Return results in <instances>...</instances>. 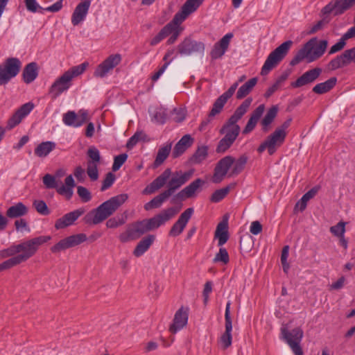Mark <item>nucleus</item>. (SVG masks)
<instances>
[{"label": "nucleus", "instance_id": "f257e3e1", "mask_svg": "<svg viewBox=\"0 0 355 355\" xmlns=\"http://www.w3.org/2000/svg\"><path fill=\"white\" fill-rule=\"evenodd\" d=\"M179 211L175 207H169L151 218L137 221L129 225L127 230L121 233L119 239L122 243L136 240L145 233L156 230L173 218Z\"/></svg>", "mask_w": 355, "mask_h": 355}, {"label": "nucleus", "instance_id": "f03ea898", "mask_svg": "<svg viewBox=\"0 0 355 355\" xmlns=\"http://www.w3.org/2000/svg\"><path fill=\"white\" fill-rule=\"evenodd\" d=\"M51 239L50 236H40L19 244L12 245L6 249L1 250L0 257L5 259L15 255L20 263L25 262L37 252L41 245Z\"/></svg>", "mask_w": 355, "mask_h": 355}, {"label": "nucleus", "instance_id": "7ed1b4c3", "mask_svg": "<svg viewBox=\"0 0 355 355\" xmlns=\"http://www.w3.org/2000/svg\"><path fill=\"white\" fill-rule=\"evenodd\" d=\"M128 198V195L121 193L103 202L85 216L86 223L97 225L112 216Z\"/></svg>", "mask_w": 355, "mask_h": 355}, {"label": "nucleus", "instance_id": "20e7f679", "mask_svg": "<svg viewBox=\"0 0 355 355\" xmlns=\"http://www.w3.org/2000/svg\"><path fill=\"white\" fill-rule=\"evenodd\" d=\"M327 46L328 42L326 40H319L317 37L311 38L298 51L291 61V64L295 65L304 60L309 63L317 60L324 53Z\"/></svg>", "mask_w": 355, "mask_h": 355}, {"label": "nucleus", "instance_id": "39448f33", "mask_svg": "<svg viewBox=\"0 0 355 355\" xmlns=\"http://www.w3.org/2000/svg\"><path fill=\"white\" fill-rule=\"evenodd\" d=\"M204 0H187L183 4L180 10L178 12L173 20L167 25H171V30H170L171 37L167 40L168 44H173L178 39L183 28L180 24L198 8L200 6Z\"/></svg>", "mask_w": 355, "mask_h": 355}, {"label": "nucleus", "instance_id": "423d86ee", "mask_svg": "<svg viewBox=\"0 0 355 355\" xmlns=\"http://www.w3.org/2000/svg\"><path fill=\"white\" fill-rule=\"evenodd\" d=\"M87 67L88 63L83 62L66 71L53 83L50 88V93L53 94L54 98H56L67 91L71 87L73 78L83 73Z\"/></svg>", "mask_w": 355, "mask_h": 355}, {"label": "nucleus", "instance_id": "0eeeda50", "mask_svg": "<svg viewBox=\"0 0 355 355\" xmlns=\"http://www.w3.org/2000/svg\"><path fill=\"white\" fill-rule=\"evenodd\" d=\"M291 122V119H288L284 121L279 127L277 128L275 130L268 135L263 142H262L257 151L259 153H263L267 150L270 155H272L284 142L287 135V129Z\"/></svg>", "mask_w": 355, "mask_h": 355}, {"label": "nucleus", "instance_id": "6e6552de", "mask_svg": "<svg viewBox=\"0 0 355 355\" xmlns=\"http://www.w3.org/2000/svg\"><path fill=\"white\" fill-rule=\"evenodd\" d=\"M42 182L46 189H55L57 192L64 196L67 200L71 199L73 196L76 183L71 175L65 178L64 184L61 186L58 185L55 176L51 174H46L42 178Z\"/></svg>", "mask_w": 355, "mask_h": 355}, {"label": "nucleus", "instance_id": "1a4fd4ad", "mask_svg": "<svg viewBox=\"0 0 355 355\" xmlns=\"http://www.w3.org/2000/svg\"><path fill=\"white\" fill-rule=\"evenodd\" d=\"M292 44L293 42L291 40L286 41L272 51L262 67L261 74L266 75L275 67L286 55Z\"/></svg>", "mask_w": 355, "mask_h": 355}, {"label": "nucleus", "instance_id": "9d476101", "mask_svg": "<svg viewBox=\"0 0 355 355\" xmlns=\"http://www.w3.org/2000/svg\"><path fill=\"white\" fill-rule=\"evenodd\" d=\"M304 332L300 327H296L288 331L286 326L281 327L280 338L284 340L292 349L295 355H303V351L300 346Z\"/></svg>", "mask_w": 355, "mask_h": 355}, {"label": "nucleus", "instance_id": "9b49d317", "mask_svg": "<svg viewBox=\"0 0 355 355\" xmlns=\"http://www.w3.org/2000/svg\"><path fill=\"white\" fill-rule=\"evenodd\" d=\"M21 62L17 58H9L0 64V85L8 84L20 71Z\"/></svg>", "mask_w": 355, "mask_h": 355}, {"label": "nucleus", "instance_id": "f8f14e48", "mask_svg": "<svg viewBox=\"0 0 355 355\" xmlns=\"http://www.w3.org/2000/svg\"><path fill=\"white\" fill-rule=\"evenodd\" d=\"M87 235L83 233L71 235L61 239L55 245H53L51 248V251L53 253H59L67 249L76 247L87 241Z\"/></svg>", "mask_w": 355, "mask_h": 355}, {"label": "nucleus", "instance_id": "ddd939ff", "mask_svg": "<svg viewBox=\"0 0 355 355\" xmlns=\"http://www.w3.org/2000/svg\"><path fill=\"white\" fill-rule=\"evenodd\" d=\"M205 44L200 41L193 40L189 37L185 38L178 46V52L181 55H191L193 53L203 54L205 52Z\"/></svg>", "mask_w": 355, "mask_h": 355}, {"label": "nucleus", "instance_id": "4468645a", "mask_svg": "<svg viewBox=\"0 0 355 355\" xmlns=\"http://www.w3.org/2000/svg\"><path fill=\"white\" fill-rule=\"evenodd\" d=\"M193 170H189L186 172L182 171L171 173V178L168 183V189L166 191L171 196L177 189L184 185L192 177Z\"/></svg>", "mask_w": 355, "mask_h": 355}, {"label": "nucleus", "instance_id": "2eb2a0df", "mask_svg": "<svg viewBox=\"0 0 355 355\" xmlns=\"http://www.w3.org/2000/svg\"><path fill=\"white\" fill-rule=\"evenodd\" d=\"M121 60V55L119 53L110 55L98 65L94 72V76L97 78L105 77L115 67L120 64Z\"/></svg>", "mask_w": 355, "mask_h": 355}, {"label": "nucleus", "instance_id": "dca6fc26", "mask_svg": "<svg viewBox=\"0 0 355 355\" xmlns=\"http://www.w3.org/2000/svg\"><path fill=\"white\" fill-rule=\"evenodd\" d=\"M354 4L355 0H333L322 8V12L323 15L333 13L334 15H340Z\"/></svg>", "mask_w": 355, "mask_h": 355}, {"label": "nucleus", "instance_id": "f3484780", "mask_svg": "<svg viewBox=\"0 0 355 355\" xmlns=\"http://www.w3.org/2000/svg\"><path fill=\"white\" fill-rule=\"evenodd\" d=\"M230 306L231 302H228L226 304L225 320V331L220 336L218 344L223 349H226L232 345V322L230 316Z\"/></svg>", "mask_w": 355, "mask_h": 355}, {"label": "nucleus", "instance_id": "a211bd4d", "mask_svg": "<svg viewBox=\"0 0 355 355\" xmlns=\"http://www.w3.org/2000/svg\"><path fill=\"white\" fill-rule=\"evenodd\" d=\"M89 119V114L86 110H80L78 113L74 111H68L63 115V123L75 128L81 126Z\"/></svg>", "mask_w": 355, "mask_h": 355}, {"label": "nucleus", "instance_id": "6ab92c4d", "mask_svg": "<svg viewBox=\"0 0 355 355\" xmlns=\"http://www.w3.org/2000/svg\"><path fill=\"white\" fill-rule=\"evenodd\" d=\"M234 162V158L232 156H225L222 158L216 164L214 168V173L212 177V182L215 184L221 182L227 174L230 167Z\"/></svg>", "mask_w": 355, "mask_h": 355}, {"label": "nucleus", "instance_id": "aec40b11", "mask_svg": "<svg viewBox=\"0 0 355 355\" xmlns=\"http://www.w3.org/2000/svg\"><path fill=\"white\" fill-rule=\"evenodd\" d=\"M351 62L355 63V47L345 50L342 54L331 60L328 64V67L331 70H336L347 66Z\"/></svg>", "mask_w": 355, "mask_h": 355}, {"label": "nucleus", "instance_id": "412c9836", "mask_svg": "<svg viewBox=\"0 0 355 355\" xmlns=\"http://www.w3.org/2000/svg\"><path fill=\"white\" fill-rule=\"evenodd\" d=\"M237 87L238 83H234L227 92H224L215 101L209 114V118H214L216 115L221 112L224 105L227 102L228 99L232 96Z\"/></svg>", "mask_w": 355, "mask_h": 355}, {"label": "nucleus", "instance_id": "4be33fe9", "mask_svg": "<svg viewBox=\"0 0 355 355\" xmlns=\"http://www.w3.org/2000/svg\"><path fill=\"white\" fill-rule=\"evenodd\" d=\"M193 213V208H188L183 211L179 216L178 220L171 227L168 233L169 236L176 237L181 234L191 219Z\"/></svg>", "mask_w": 355, "mask_h": 355}, {"label": "nucleus", "instance_id": "5701e85b", "mask_svg": "<svg viewBox=\"0 0 355 355\" xmlns=\"http://www.w3.org/2000/svg\"><path fill=\"white\" fill-rule=\"evenodd\" d=\"M322 71V69L319 67L310 69L304 73L295 82H293L291 85L294 88H298L311 84L318 79Z\"/></svg>", "mask_w": 355, "mask_h": 355}, {"label": "nucleus", "instance_id": "b1692460", "mask_svg": "<svg viewBox=\"0 0 355 355\" xmlns=\"http://www.w3.org/2000/svg\"><path fill=\"white\" fill-rule=\"evenodd\" d=\"M232 37V33H227L224 35L218 42L214 44L211 51H210V56L212 60H216L223 56L228 49L231 39Z\"/></svg>", "mask_w": 355, "mask_h": 355}, {"label": "nucleus", "instance_id": "393cba45", "mask_svg": "<svg viewBox=\"0 0 355 355\" xmlns=\"http://www.w3.org/2000/svg\"><path fill=\"white\" fill-rule=\"evenodd\" d=\"M81 1L75 8L71 16V23L73 26H77L85 20L90 7V0Z\"/></svg>", "mask_w": 355, "mask_h": 355}, {"label": "nucleus", "instance_id": "a878e982", "mask_svg": "<svg viewBox=\"0 0 355 355\" xmlns=\"http://www.w3.org/2000/svg\"><path fill=\"white\" fill-rule=\"evenodd\" d=\"M171 175V168H166L164 171L148 185L142 191L143 194H150L163 187Z\"/></svg>", "mask_w": 355, "mask_h": 355}, {"label": "nucleus", "instance_id": "bb28decb", "mask_svg": "<svg viewBox=\"0 0 355 355\" xmlns=\"http://www.w3.org/2000/svg\"><path fill=\"white\" fill-rule=\"evenodd\" d=\"M188 308L181 307L179 309L174 315L173 322L170 326L169 330L171 333L175 334L184 326L188 322Z\"/></svg>", "mask_w": 355, "mask_h": 355}, {"label": "nucleus", "instance_id": "cd10ccee", "mask_svg": "<svg viewBox=\"0 0 355 355\" xmlns=\"http://www.w3.org/2000/svg\"><path fill=\"white\" fill-rule=\"evenodd\" d=\"M84 213L82 209H76L66 214L62 217L58 218L55 223L56 230L64 229L72 225L74 222Z\"/></svg>", "mask_w": 355, "mask_h": 355}, {"label": "nucleus", "instance_id": "c85d7f7f", "mask_svg": "<svg viewBox=\"0 0 355 355\" xmlns=\"http://www.w3.org/2000/svg\"><path fill=\"white\" fill-rule=\"evenodd\" d=\"M240 132V127L236 123L227 122L222 127L220 130V134H225L224 138L234 142Z\"/></svg>", "mask_w": 355, "mask_h": 355}, {"label": "nucleus", "instance_id": "c756f323", "mask_svg": "<svg viewBox=\"0 0 355 355\" xmlns=\"http://www.w3.org/2000/svg\"><path fill=\"white\" fill-rule=\"evenodd\" d=\"M193 139L190 135H184L180 140L175 144L173 150V157H178L182 155L187 148H189L193 144Z\"/></svg>", "mask_w": 355, "mask_h": 355}, {"label": "nucleus", "instance_id": "7c9ffc66", "mask_svg": "<svg viewBox=\"0 0 355 355\" xmlns=\"http://www.w3.org/2000/svg\"><path fill=\"white\" fill-rule=\"evenodd\" d=\"M155 240V235L149 234L143 238L137 245L133 250V254L136 257L143 255L150 247Z\"/></svg>", "mask_w": 355, "mask_h": 355}, {"label": "nucleus", "instance_id": "2f4dec72", "mask_svg": "<svg viewBox=\"0 0 355 355\" xmlns=\"http://www.w3.org/2000/svg\"><path fill=\"white\" fill-rule=\"evenodd\" d=\"M205 182L198 178L184 187L179 193L180 198H188L194 196L195 193L203 185Z\"/></svg>", "mask_w": 355, "mask_h": 355}, {"label": "nucleus", "instance_id": "473e14b6", "mask_svg": "<svg viewBox=\"0 0 355 355\" xmlns=\"http://www.w3.org/2000/svg\"><path fill=\"white\" fill-rule=\"evenodd\" d=\"M28 207L22 202H18L10 207L6 211V216L10 218H19L28 213Z\"/></svg>", "mask_w": 355, "mask_h": 355}, {"label": "nucleus", "instance_id": "72a5a7b5", "mask_svg": "<svg viewBox=\"0 0 355 355\" xmlns=\"http://www.w3.org/2000/svg\"><path fill=\"white\" fill-rule=\"evenodd\" d=\"M252 99L251 98H246L235 110L234 113L228 119L231 123H236L241 117L247 112L249 107L252 103Z\"/></svg>", "mask_w": 355, "mask_h": 355}, {"label": "nucleus", "instance_id": "f704fd0d", "mask_svg": "<svg viewBox=\"0 0 355 355\" xmlns=\"http://www.w3.org/2000/svg\"><path fill=\"white\" fill-rule=\"evenodd\" d=\"M215 237L218 239V245L223 246L228 240L227 223L226 222L220 223L215 232Z\"/></svg>", "mask_w": 355, "mask_h": 355}, {"label": "nucleus", "instance_id": "c9c22d12", "mask_svg": "<svg viewBox=\"0 0 355 355\" xmlns=\"http://www.w3.org/2000/svg\"><path fill=\"white\" fill-rule=\"evenodd\" d=\"M171 147L172 144L168 143L159 148L153 164L155 168L158 167L164 163L170 154Z\"/></svg>", "mask_w": 355, "mask_h": 355}, {"label": "nucleus", "instance_id": "e433bc0d", "mask_svg": "<svg viewBox=\"0 0 355 355\" xmlns=\"http://www.w3.org/2000/svg\"><path fill=\"white\" fill-rule=\"evenodd\" d=\"M23 79L26 83H32L37 76V64L31 62L28 64L23 71Z\"/></svg>", "mask_w": 355, "mask_h": 355}, {"label": "nucleus", "instance_id": "4c0bfd02", "mask_svg": "<svg viewBox=\"0 0 355 355\" xmlns=\"http://www.w3.org/2000/svg\"><path fill=\"white\" fill-rule=\"evenodd\" d=\"M337 79L331 78L324 83H318L313 88V92L318 94H322L330 91L336 84Z\"/></svg>", "mask_w": 355, "mask_h": 355}, {"label": "nucleus", "instance_id": "58836bf2", "mask_svg": "<svg viewBox=\"0 0 355 355\" xmlns=\"http://www.w3.org/2000/svg\"><path fill=\"white\" fill-rule=\"evenodd\" d=\"M170 197L168 193L164 191L159 195L155 197L153 199H152L148 202L146 203L144 205V209L146 211L151 210L153 209L159 208L162 206L163 202L166 200Z\"/></svg>", "mask_w": 355, "mask_h": 355}, {"label": "nucleus", "instance_id": "ea45409f", "mask_svg": "<svg viewBox=\"0 0 355 355\" xmlns=\"http://www.w3.org/2000/svg\"><path fill=\"white\" fill-rule=\"evenodd\" d=\"M257 78H252L241 86L236 92V98L242 99L248 95L257 85Z\"/></svg>", "mask_w": 355, "mask_h": 355}, {"label": "nucleus", "instance_id": "a19ab883", "mask_svg": "<svg viewBox=\"0 0 355 355\" xmlns=\"http://www.w3.org/2000/svg\"><path fill=\"white\" fill-rule=\"evenodd\" d=\"M318 191V189L317 187H313L305 194H304L301 199L296 203L295 206V210L303 211L306 207L308 201L316 195Z\"/></svg>", "mask_w": 355, "mask_h": 355}, {"label": "nucleus", "instance_id": "79ce46f5", "mask_svg": "<svg viewBox=\"0 0 355 355\" xmlns=\"http://www.w3.org/2000/svg\"><path fill=\"white\" fill-rule=\"evenodd\" d=\"M55 148L52 141H44L40 144L35 149V154L39 157H46Z\"/></svg>", "mask_w": 355, "mask_h": 355}, {"label": "nucleus", "instance_id": "37998d69", "mask_svg": "<svg viewBox=\"0 0 355 355\" xmlns=\"http://www.w3.org/2000/svg\"><path fill=\"white\" fill-rule=\"evenodd\" d=\"M278 112V107L277 105H274L270 107L267 112L266 114L262 119L261 123L262 125V130L263 132H266L269 130L270 125L274 121L276 117Z\"/></svg>", "mask_w": 355, "mask_h": 355}, {"label": "nucleus", "instance_id": "c03bdc74", "mask_svg": "<svg viewBox=\"0 0 355 355\" xmlns=\"http://www.w3.org/2000/svg\"><path fill=\"white\" fill-rule=\"evenodd\" d=\"M248 160V157L246 155H242L236 160L234 159L232 164L233 167L229 176H234L239 174L244 169Z\"/></svg>", "mask_w": 355, "mask_h": 355}, {"label": "nucleus", "instance_id": "a18cd8bd", "mask_svg": "<svg viewBox=\"0 0 355 355\" xmlns=\"http://www.w3.org/2000/svg\"><path fill=\"white\" fill-rule=\"evenodd\" d=\"M235 183H232L224 188L215 191L211 196V201L213 202H220L228 194L231 189L235 187Z\"/></svg>", "mask_w": 355, "mask_h": 355}, {"label": "nucleus", "instance_id": "49530a36", "mask_svg": "<svg viewBox=\"0 0 355 355\" xmlns=\"http://www.w3.org/2000/svg\"><path fill=\"white\" fill-rule=\"evenodd\" d=\"M151 120L159 124L165 123L167 118V113L166 109L163 107H156L150 113Z\"/></svg>", "mask_w": 355, "mask_h": 355}, {"label": "nucleus", "instance_id": "de8ad7c7", "mask_svg": "<svg viewBox=\"0 0 355 355\" xmlns=\"http://www.w3.org/2000/svg\"><path fill=\"white\" fill-rule=\"evenodd\" d=\"M208 155V148L205 146L199 147L191 158L192 164H198L202 162Z\"/></svg>", "mask_w": 355, "mask_h": 355}, {"label": "nucleus", "instance_id": "09e8293b", "mask_svg": "<svg viewBox=\"0 0 355 355\" xmlns=\"http://www.w3.org/2000/svg\"><path fill=\"white\" fill-rule=\"evenodd\" d=\"M170 30H171V25H166L159 33L155 35L150 41L151 46H155L160 42L164 38L170 35Z\"/></svg>", "mask_w": 355, "mask_h": 355}, {"label": "nucleus", "instance_id": "8fccbe9b", "mask_svg": "<svg viewBox=\"0 0 355 355\" xmlns=\"http://www.w3.org/2000/svg\"><path fill=\"white\" fill-rule=\"evenodd\" d=\"M214 263H221L226 265L230 261V257L227 250L224 248H220L218 252H217L213 259Z\"/></svg>", "mask_w": 355, "mask_h": 355}, {"label": "nucleus", "instance_id": "3c124183", "mask_svg": "<svg viewBox=\"0 0 355 355\" xmlns=\"http://www.w3.org/2000/svg\"><path fill=\"white\" fill-rule=\"evenodd\" d=\"M98 164L93 163V162H87V173L89 178L93 181L98 178Z\"/></svg>", "mask_w": 355, "mask_h": 355}, {"label": "nucleus", "instance_id": "603ef678", "mask_svg": "<svg viewBox=\"0 0 355 355\" xmlns=\"http://www.w3.org/2000/svg\"><path fill=\"white\" fill-rule=\"evenodd\" d=\"M33 205L36 211L42 215L46 216L50 213L49 209L44 200H34Z\"/></svg>", "mask_w": 355, "mask_h": 355}, {"label": "nucleus", "instance_id": "864d4df0", "mask_svg": "<svg viewBox=\"0 0 355 355\" xmlns=\"http://www.w3.org/2000/svg\"><path fill=\"white\" fill-rule=\"evenodd\" d=\"M345 225L346 223L345 222H339L336 225L330 227L331 233L338 238L344 236L345 232Z\"/></svg>", "mask_w": 355, "mask_h": 355}, {"label": "nucleus", "instance_id": "5fc2aeb1", "mask_svg": "<svg viewBox=\"0 0 355 355\" xmlns=\"http://www.w3.org/2000/svg\"><path fill=\"white\" fill-rule=\"evenodd\" d=\"M87 155L89 158L87 162H93V163L99 164L101 160L100 152L96 147H89L87 150Z\"/></svg>", "mask_w": 355, "mask_h": 355}, {"label": "nucleus", "instance_id": "6e6d98bb", "mask_svg": "<svg viewBox=\"0 0 355 355\" xmlns=\"http://www.w3.org/2000/svg\"><path fill=\"white\" fill-rule=\"evenodd\" d=\"M23 119V117L18 113L17 111L13 114V115L8 119L6 125V129L7 130H11L14 127H15L17 125H18L21 120Z\"/></svg>", "mask_w": 355, "mask_h": 355}, {"label": "nucleus", "instance_id": "4d7b16f0", "mask_svg": "<svg viewBox=\"0 0 355 355\" xmlns=\"http://www.w3.org/2000/svg\"><path fill=\"white\" fill-rule=\"evenodd\" d=\"M26 9L31 12H42L44 8L41 7L36 0H24Z\"/></svg>", "mask_w": 355, "mask_h": 355}, {"label": "nucleus", "instance_id": "13d9d810", "mask_svg": "<svg viewBox=\"0 0 355 355\" xmlns=\"http://www.w3.org/2000/svg\"><path fill=\"white\" fill-rule=\"evenodd\" d=\"M10 257L11 258L3 261L0 264V272L20 264V262L18 261V259L15 255Z\"/></svg>", "mask_w": 355, "mask_h": 355}, {"label": "nucleus", "instance_id": "bf43d9fd", "mask_svg": "<svg viewBox=\"0 0 355 355\" xmlns=\"http://www.w3.org/2000/svg\"><path fill=\"white\" fill-rule=\"evenodd\" d=\"M126 221V216L125 217H114L109 219L106 223V226L108 228H115L120 225H123Z\"/></svg>", "mask_w": 355, "mask_h": 355}, {"label": "nucleus", "instance_id": "052dcab7", "mask_svg": "<svg viewBox=\"0 0 355 355\" xmlns=\"http://www.w3.org/2000/svg\"><path fill=\"white\" fill-rule=\"evenodd\" d=\"M288 252H289V246L285 245L282 251L281 254V261L283 267V270L285 272H288L289 269V264L287 262V259L288 257Z\"/></svg>", "mask_w": 355, "mask_h": 355}, {"label": "nucleus", "instance_id": "680f3d73", "mask_svg": "<svg viewBox=\"0 0 355 355\" xmlns=\"http://www.w3.org/2000/svg\"><path fill=\"white\" fill-rule=\"evenodd\" d=\"M128 158V155L125 153L120 154L114 157V163L112 165V170L114 171H118L121 166L125 163Z\"/></svg>", "mask_w": 355, "mask_h": 355}, {"label": "nucleus", "instance_id": "e2e57ef3", "mask_svg": "<svg viewBox=\"0 0 355 355\" xmlns=\"http://www.w3.org/2000/svg\"><path fill=\"white\" fill-rule=\"evenodd\" d=\"M232 144L233 142L223 137L218 142L216 147V152L218 153H223L229 149Z\"/></svg>", "mask_w": 355, "mask_h": 355}, {"label": "nucleus", "instance_id": "0e129e2a", "mask_svg": "<svg viewBox=\"0 0 355 355\" xmlns=\"http://www.w3.org/2000/svg\"><path fill=\"white\" fill-rule=\"evenodd\" d=\"M77 193L82 200L85 202L89 201L92 198L89 191L84 187L78 186L77 187Z\"/></svg>", "mask_w": 355, "mask_h": 355}, {"label": "nucleus", "instance_id": "69168bd1", "mask_svg": "<svg viewBox=\"0 0 355 355\" xmlns=\"http://www.w3.org/2000/svg\"><path fill=\"white\" fill-rule=\"evenodd\" d=\"M114 180H115L114 175L112 173H108L106 175V176L103 182V185L101 187V190L102 191H104L106 189H107L108 188H110L114 183Z\"/></svg>", "mask_w": 355, "mask_h": 355}, {"label": "nucleus", "instance_id": "338daca9", "mask_svg": "<svg viewBox=\"0 0 355 355\" xmlns=\"http://www.w3.org/2000/svg\"><path fill=\"white\" fill-rule=\"evenodd\" d=\"M34 105L32 103H27L24 104L22 106L20 107L19 109L17 110L19 114L24 118L26 116H27L31 110L33 109Z\"/></svg>", "mask_w": 355, "mask_h": 355}, {"label": "nucleus", "instance_id": "774afa93", "mask_svg": "<svg viewBox=\"0 0 355 355\" xmlns=\"http://www.w3.org/2000/svg\"><path fill=\"white\" fill-rule=\"evenodd\" d=\"M346 38H344V36L343 35V37L339 40V41L331 47L329 53L334 54L342 50L346 44Z\"/></svg>", "mask_w": 355, "mask_h": 355}]
</instances>
